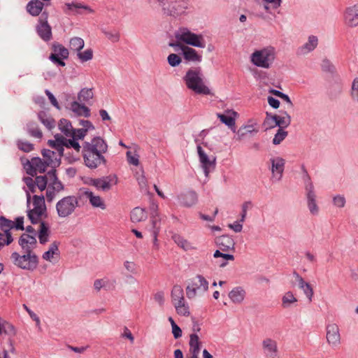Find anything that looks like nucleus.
<instances>
[{
  "label": "nucleus",
  "instance_id": "62",
  "mask_svg": "<svg viewBox=\"0 0 358 358\" xmlns=\"http://www.w3.org/2000/svg\"><path fill=\"white\" fill-rule=\"evenodd\" d=\"M57 143L53 141V140H48V145L52 148H53L55 150L54 151L58 153V157H62L64 155V146L62 145V149L60 150V148L59 147L57 146Z\"/></svg>",
  "mask_w": 358,
  "mask_h": 358
},
{
  "label": "nucleus",
  "instance_id": "51",
  "mask_svg": "<svg viewBox=\"0 0 358 358\" xmlns=\"http://www.w3.org/2000/svg\"><path fill=\"white\" fill-rule=\"evenodd\" d=\"M17 145L20 150L25 152H29L34 150V145L26 141L19 140Z\"/></svg>",
  "mask_w": 358,
  "mask_h": 358
},
{
  "label": "nucleus",
  "instance_id": "53",
  "mask_svg": "<svg viewBox=\"0 0 358 358\" xmlns=\"http://www.w3.org/2000/svg\"><path fill=\"white\" fill-rule=\"evenodd\" d=\"M271 117H272V114L271 113L266 112V118L263 123L264 126L266 127V130L269 129H273V128L277 127V124H276L277 122H274Z\"/></svg>",
  "mask_w": 358,
  "mask_h": 358
},
{
  "label": "nucleus",
  "instance_id": "35",
  "mask_svg": "<svg viewBox=\"0 0 358 358\" xmlns=\"http://www.w3.org/2000/svg\"><path fill=\"white\" fill-rule=\"evenodd\" d=\"M130 217L132 222H140L147 219L148 214L144 208L136 207L131 210Z\"/></svg>",
  "mask_w": 358,
  "mask_h": 358
},
{
  "label": "nucleus",
  "instance_id": "28",
  "mask_svg": "<svg viewBox=\"0 0 358 358\" xmlns=\"http://www.w3.org/2000/svg\"><path fill=\"white\" fill-rule=\"evenodd\" d=\"M56 172L57 171L55 169H52L50 171L48 172V182H49V188H52L57 192H59L64 189V186L62 183V182L58 179Z\"/></svg>",
  "mask_w": 358,
  "mask_h": 358
},
{
  "label": "nucleus",
  "instance_id": "52",
  "mask_svg": "<svg viewBox=\"0 0 358 358\" xmlns=\"http://www.w3.org/2000/svg\"><path fill=\"white\" fill-rule=\"evenodd\" d=\"M1 327H2L1 334H6V335H14L15 334L14 327L10 323L3 320V321H2Z\"/></svg>",
  "mask_w": 358,
  "mask_h": 358
},
{
  "label": "nucleus",
  "instance_id": "58",
  "mask_svg": "<svg viewBox=\"0 0 358 358\" xmlns=\"http://www.w3.org/2000/svg\"><path fill=\"white\" fill-rule=\"evenodd\" d=\"M322 69L324 71L334 73L335 71V66L327 59H324L322 62Z\"/></svg>",
  "mask_w": 358,
  "mask_h": 358
},
{
  "label": "nucleus",
  "instance_id": "17",
  "mask_svg": "<svg viewBox=\"0 0 358 358\" xmlns=\"http://www.w3.org/2000/svg\"><path fill=\"white\" fill-rule=\"evenodd\" d=\"M27 164L30 169H27V173L31 176H34L37 171L41 173L45 172L47 166H50L46 165L45 160L43 161L40 157H34Z\"/></svg>",
  "mask_w": 358,
  "mask_h": 358
},
{
  "label": "nucleus",
  "instance_id": "59",
  "mask_svg": "<svg viewBox=\"0 0 358 358\" xmlns=\"http://www.w3.org/2000/svg\"><path fill=\"white\" fill-rule=\"evenodd\" d=\"M252 206L251 201H245L242 204V212L241 214L240 222H243L247 215V210Z\"/></svg>",
  "mask_w": 358,
  "mask_h": 358
},
{
  "label": "nucleus",
  "instance_id": "9",
  "mask_svg": "<svg viewBox=\"0 0 358 358\" xmlns=\"http://www.w3.org/2000/svg\"><path fill=\"white\" fill-rule=\"evenodd\" d=\"M48 13L43 11L38 19L36 30L39 37L45 42L50 41L52 38V28L48 22Z\"/></svg>",
  "mask_w": 358,
  "mask_h": 358
},
{
  "label": "nucleus",
  "instance_id": "43",
  "mask_svg": "<svg viewBox=\"0 0 358 358\" xmlns=\"http://www.w3.org/2000/svg\"><path fill=\"white\" fill-rule=\"evenodd\" d=\"M85 45V42L83 38L80 37H73L70 40L69 47L71 50L80 51Z\"/></svg>",
  "mask_w": 358,
  "mask_h": 358
},
{
  "label": "nucleus",
  "instance_id": "33",
  "mask_svg": "<svg viewBox=\"0 0 358 358\" xmlns=\"http://www.w3.org/2000/svg\"><path fill=\"white\" fill-rule=\"evenodd\" d=\"M259 6H262L267 13H271V9H277L282 3V0H255Z\"/></svg>",
  "mask_w": 358,
  "mask_h": 358
},
{
  "label": "nucleus",
  "instance_id": "38",
  "mask_svg": "<svg viewBox=\"0 0 358 358\" xmlns=\"http://www.w3.org/2000/svg\"><path fill=\"white\" fill-rule=\"evenodd\" d=\"M38 118L40 122L49 130H51L55 127V121L53 118L48 116L45 112L40 111L38 113Z\"/></svg>",
  "mask_w": 358,
  "mask_h": 358
},
{
  "label": "nucleus",
  "instance_id": "6",
  "mask_svg": "<svg viewBox=\"0 0 358 358\" xmlns=\"http://www.w3.org/2000/svg\"><path fill=\"white\" fill-rule=\"evenodd\" d=\"M176 38L186 44L196 48H203L206 46L205 41L202 35L196 34L190 31L187 28H180L175 34Z\"/></svg>",
  "mask_w": 358,
  "mask_h": 358
},
{
  "label": "nucleus",
  "instance_id": "16",
  "mask_svg": "<svg viewBox=\"0 0 358 358\" xmlns=\"http://www.w3.org/2000/svg\"><path fill=\"white\" fill-rule=\"evenodd\" d=\"M117 183L115 176H108L101 178H94L91 180L90 184L99 189L108 191L111 188L112 184Z\"/></svg>",
  "mask_w": 358,
  "mask_h": 358
},
{
  "label": "nucleus",
  "instance_id": "39",
  "mask_svg": "<svg viewBox=\"0 0 358 358\" xmlns=\"http://www.w3.org/2000/svg\"><path fill=\"white\" fill-rule=\"evenodd\" d=\"M93 96L92 88H83L78 94V100L80 103H88Z\"/></svg>",
  "mask_w": 358,
  "mask_h": 358
},
{
  "label": "nucleus",
  "instance_id": "25",
  "mask_svg": "<svg viewBox=\"0 0 358 358\" xmlns=\"http://www.w3.org/2000/svg\"><path fill=\"white\" fill-rule=\"evenodd\" d=\"M158 206L157 205L152 203L150 206L151 210V222H152V233L154 237V242L155 243L157 241V234L159 233V219H158V213H157Z\"/></svg>",
  "mask_w": 358,
  "mask_h": 358
},
{
  "label": "nucleus",
  "instance_id": "8",
  "mask_svg": "<svg viewBox=\"0 0 358 358\" xmlns=\"http://www.w3.org/2000/svg\"><path fill=\"white\" fill-rule=\"evenodd\" d=\"M208 289V282L201 275H196L190 280L187 287L186 294L189 299L194 298L197 294L206 292Z\"/></svg>",
  "mask_w": 358,
  "mask_h": 358
},
{
  "label": "nucleus",
  "instance_id": "1",
  "mask_svg": "<svg viewBox=\"0 0 358 358\" xmlns=\"http://www.w3.org/2000/svg\"><path fill=\"white\" fill-rule=\"evenodd\" d=\"M108 151V144L100 136L92 138L90 141H85L82 145V155L85 165L90 169H95L106 164L104 154Z\"/></svg>",
  "mask_w": 358,
  "mask_h": 358
},
{
  "label": "nucleus",
  "instance_id": "15",
  "mask_svg": "<svg viewBox=\"0 0 358 358\" xmlns=\"http://www.w3.org/2000/svg\"><path fill=\"white\" fill-rule=\"evenodd\" d=\"M196 149L199 157V162L201 164L205 176H208L210 173V168H215L216 158L215 157H213L212 159L208 157L200 145H197Z\"/></svg>",
  "mask_w": 358,
  "mask_h": 358
},
{
  "label": "nucleus",
  "instance_id": "2",
  "mask_svg": "<svg viewBox=\"0 0 358 358\" xmlns=\"http://www.w3.org/2000/svg\"><path fill=\"white\" fill-rule=\"evenodd\" d=\"M183 80L187 87L196 94L208 95L210 89L205 85L204 76L201 67L189 69L185 75Z\"/></svg>",
  "mask_w": 358,
  "mask_h": 358
},
{
  "label": "nucleus",
  "instance_id": "40",
  "mask_svg": "<svg viewBox=\"0 0 358 358\" xmlns=\"http://www.w3.org/2000/svg\"><path fill=\"white\" fill-rule=\"evenodd\" d=\"M59 130L66 136H71L73 133V127L69 120L66 119H61L59 122Z\"/></svg>",
  "mask_w": 358,
  "mask_h": 358
},
{
  "label": "nucleus",
  "instance_id": "11",
  "mask_svg": "<svg viewBox=\"0 0 358 358\" xmlns=\"http://www.w3.org/2000/svg\"><path fill=\"white\" fill-rule=\"evenodd\" d=\"M326 338L328 344L333 348L341 343V336L338 326L335 323L328 324L326 327Z\"/></svg>",
  "mask_w": 358,
  "mask_h": 358
},
{
  "label": "nucleus",
  "instance_id": "55",
  "mask_svg": "<svg viewBox=\"0 0 358 358\" xmlns=\"http://www.w3.org/2000/svg\"><path fill=\"white\" fill-rule=\"evenodd\" d=\"M103 32L104 33L105 36L109 39L110 41L115 43L117 42L120 39V34L118 31L115 30L113 31H106L103 30Z\"/></svg>",
  "mask_w": 358,
  "mask_h": 358
},
{
  "label": "nucleus",
  "instance_id": "18",
  "mask_svg": "<svg viewBox=\"0 0 358 358\" xmlns=\"http://www.w3.org/2000/svg\"><path fill=\"white\" fill-rule=\"evenodd\" d=\"M179 203L185 207H191L195 205L198 201L197 194L192 190L181 193L178 196Z\"/></svg>",
  "mask_w": 358,
  "mask_h": 358
},
{
  "label": "nucleus",
  "instance_id": "20",
  "mask_svg": "<svg viewBox=\"0 0 358 358\" xmlns=\"http://www.w3.org/2000/svg\"><path fill=\"white\" fill-rule=\"evenodd\" d=\"M262 348L268 358H275L278 355L277 342L270 338L262 341Z\"/></svg>",
  "mask_w": 358,
  "mask_h": 358
},
{
  "label": "nucleus",
  "instance_id": "14",
  "mask_svg": "<svg viewBox=\"0 0 358 358\" xmlns=\"http://www.w3.org/2000/svg\"><path fill=\"white\" fill-rule=\"evenodd\" d=\"M271 164V171L272 177L277 181H280L282 178L285 169V160L280 157H272L270 159Z\"/></svg>",
  "mask_w": 358,
  "mask_h": 358
},
{
  "label": "nucleus",
  "instance_id": "61",
  "mask_svg": "<svg viewBox=\"0 0 358 358\" xmlns=\"http://www.w3.org/2000/svg\"><path fill=\"white\" fill-rule=\"evenodd\" d=\"M49 59L57 66H64L66 65L65 62H64V59H62L60 56L51 53L49 57Z\"/></svg>",
  "mask_w": 358,
  "mask_h": 358
},
{
  "label": "nucleus",
  "instance_id": "5",
  "mask_svg": "<svg viewBox=\"0 0 358 358\" xmlns=\"http://www.w3.org/2000/svg\"><path fill=\"white\" fill-rule=\"evenodd\" d=\"M303 171L305 173L303 181L307 207L310 213L312 215L316 216L319 214L320 208L316 201L317 196L315 192L314 185L311 181L310 176L308 174L304 167H303Z\"/></svg>",
  "mask_w": 358,
  "mask_h": 358
},
{
  "label": "nucleus",
  "instance_id": "26",
  "mask_svg": "<svg viewBox=\"0 0 358 358\" xmlns=\"http://www.w3.org/2000/svg\"><path fill=\"white\" fill-rule=\"evenodd\" d=\"M189 345L191 358H199L201 343L196 334H190Z\"/></svg>",
  "mask_w": 358,
  "mask_h": 358
},
{
  "label": "nucleus",
  "instance_id": "60",
  "mask_svg": "<svg viewBox=\"0 0 358 358\" xmlns=\"http://www.w3.org/2000/svg\"><path fill=\"white\" fill-rule=\"evenodd\" d=\"M126 155H127V161H128L129 164L134 165V166H138L139 164V159H138V155H133L132 152L131 151H127Z\"/></svg>",
  "mask_w": 358,
  "mask_h": 358
},
{
  "label": "nucleus",
  "instance_id": "31",
  "mask_svg": "<svg viewBox=\"0 0 358 358\" xmlns=\"http://www.w3.org/2000/svg\"><path fill=\"white\" fill-rule=\"evenodd\" d=\"M83 195L89 199L90 204L94 208H100L101 209L106 208V205L103 201L99 196H95L92 192L85 190L83 192Z\"/></svg>",
  "mask_w": 358,
  "mask_h": 358
},
{
  "label": "nucleus",
  "instance_id": "23",
  "mask_svg": "<svg viewBox=\"0 0 358 358\" xmlns=\"http://www.w3.org/2000/svg\"><path fill=\"white\" fill-rule=\"evenodd\" d=\"M36 243L37 241L35 236L27 234H22L18 241L19 245L24 251H33Z\"/></svg>",
  "mask_w": 358,
  "mask_h": 358
},
{
  "label": "nucleus",
  "instance_id": "29",
  "mask_svg": "<svg viewBox=\"0 0 358 358\" xmlns=\"http://www.w3.org/2000/svg\"><path fill=\"white\" fill-rule=\"evenodd\" d=\"M217 117L220 121L227 125L229 128L235 131V117L237 116V113L232 110H227L225 114L217 113Z\"/></svg>",
  "mask_w": 358,
  "mask_h": 358
},
{
  "label": "nucleus",
  "instance_id": "27",
  "mask_svg": "<svg viewBox=\"0 0 358 358\" xmlns=\"http://www.w3.org/2000/svg\"><path fill=\"white\" fill-rule=\"evenodd\" d=\"M40 0H31L26 6L27 11L32 16H38L42 12L44 6H48Z\"/></svg>",
  "mask_w": 358,
  "mask_h": 358
},
{
  "label": "nucleus",
  "instance_id": "41",
  "mask_svg": "<svg viewBox=\"0 0 358 358\" xmlns=\"http://www.w3.org/2000/svg\"><path fill=\"white\" fill-rule=\"evenodd\" d=\"M52 50L54 52L52 54L57 55L62 59H67L69 57V50L59 43H54L52 45Z\"/></svg>",
  "mask_w": 358,
  "mask_h": 358
},
{
  "label": "nucleus",
  "instance_id": "19",
  "mask_svg": "<svg viewBox=\"0 0 358 358\" xmlns=\"http://www.w3.org/2000/svg\"><path fill=\"white\" fill-rule=\"evenodd\" d=\"M41 153L46 162V165H49L55 169L60 165L62 157H58V153L55 151L49 149H43Z\"/></svg>",
  "mask_w": 358,
  "mask_h": 358
},
{
  "label": "nucleus",
  "instance_id": "37",
  "mask_svg": "<svg viewBox=\"0 0 358 358\" xmlns=\"http://www.w3.org/2000/svg\"><path fill=\"white\" fill-rule=\"evenodd\" d=\"M59 243L57 241H54L53 243H52L49 247L48 250L43 254V259L46 261L51 262V259L53 258L55 255H59Z\"/></svg>",
  "mask_w": 358,
  "mask_h": 358
},
{
  "label": "nucleus",
  "instance_id": "42",
  "mask_svg": "<svg viewBox=\"0 0 358 358\" xmlns=\"http://www.w3.org/2000/svg\"><path fill=\"white\" fill-rule=\"evenodd\" d=\"M171 298L174 303H179V301H185L183 289L180 285H174L171 291Z\"/></svg>",
  "mask_w": 358,
  "mask_h": 358
},
{
  "label": "nucleus",
  "instance_id": "45",
  "mask_svg": "<svg viewBox=\"0 0 358 358\" xmlns=\"http://www.w3.org/2000/svg\"><path fill=\"white\" fill-rule=\"evenodd\" d=\"M297 301L296 298L292 292H286L282 298V306L283 308H289L292 303Z\"/></svg>",
  "mask_w": 358,
  "mask_h": 358
},
{
  "label": "nucleus",
  "instance_id": "3",
  "mask_svg": "<svg viewBox=\"0 0 358 358\" xmlns=\"http://www.w3.org/2000/svg\"><path fill=\"white\" fill-rule=\"evenodd\" d=\"M24 254L20 255L13 252L10 255L13 264L17 267L29 271H34L38 265V257L31 250L24 251Z\"/></svg>",
  "mask_w": 358,
  "mask_h": 358
},
{
  "label": "nucleus",
  "instance_id": "48",
  "mask_svg": "<svg viewBox=\"0 0 358 358\" xmlns=\"http://www.w3.org/2000/svg\"><path fill=\"white\" fill-rule=\"evenodd\" d=\"M287 131L282 129H278L277 133L275 134L272 143L273 145H279L287 136Z\"/></svg>",
  "mask_w": 358,
  "mask_h": 358
},
{
  "label": "nucleus",
  "instance_id": "30",
  "mask_svg": "<svg viewBox=\"0 0 358 358\" xmlns=\"http://www.w3.org/2000/svg\"><path fill=\"white\" fill-rule=\"evenodd\" d=\"M71 110L78 116H84L85 117L90 116V108L78 100L74 101L71 103Z\"/></svg>",
  "mask_w": 358,
  "mask_h": 358
},
{
  "label": "nucleus",
  "instance_id": "44",
  "mask_svg": "<svg viewBox=\"0 0 358 358\" xmlns=\"http://www.w3.org/2000/svg\"><path fill=\"white\" fill-rule=\"evenodd\" d=\"M281 113L282 115H280L279 120L276 122V124L277 127H279L278 129H284L291 124V117L286 111Z\"/></svg>",
  "mask_w": 358,
  "mask_h": 358
},
{
  "label": "nucleus",
  "instance_id": "54",
  "mask_svg": "<svg viewBox=\"0 0 358 358\" xmlns=\"http://www.w3.org/2000/svg\"><path fill=\"white\" fill-rule=\"evenodd\" d=\"M167 61L171 66L176 67L181 63L182 59L177 54L171 53L168 56Z\"/></svg>",
  "mask_w": 358,
  "mask_h": 358
},
{
  "label": "nucleus",
  "instance_id": "10",
  "mask_svg": "<svg viewBox=\"0 0 358 358\" xmlns=\"http://www.w3.org/2000/svg\"><path fill=\"white\" fill-rule=\"evenodd\" d=\"M169 46L175 48L178 51L179 49L182 50L183 57L185 60L194 62H200L202 60V56L192 48L186 46L180 42L170 43Z\"/></svg>",
  "mask_w": 358,
  "mask_h": 358
},
{
  "label": "nucleus",
  "instance_id": "63",
  "mask_svg": "<svg viewBox=\"0 0 358 358\" xmlns=\"http://www.w3.org/2000/svg\"><path fill=\"white\" fill-rule=\"evenodd\" d=\"M66 144L67 145H66L65 147L73 148L77 152H80V150L82 149V146L79 144L75 138H73V139H69Z\"/></svg>",
  "mask_w": 358,
  "mask_h": 358
},
{
  "label": "nucleus",
  "instance_id": "47",
  "mask_svg": "<svg viewBox=\"0 0 358 358\" xmlns=\"http://www.w3.org/2000/svg\"><path fill=\"white\" fill-rule=\"evenodd\" d=\"M35 185L41 191L45 189L48 181V173L45 176H38L35 178Z\"/></svg>",
  "mask_w": 358,
  "mask_h": 358
},
{
  "label": "nucleus",
  "instance_id": "46",
  "mask_svg": "<svg viewBox=\"0 0 358 358\" xmlns=\"http://www.w3.org/2000/svg\"><path fill=\"white\" fill-rule=\"evenodd\" d=\"M174 306L179 315L183 316H188L189 315V307L185 303V301H179V303H174Z\"/></svg>",
  "mask_w": 358,
  "mask_h": 358
},
{
  "label": "nucleus",
  "instance_id": "7",
  "mask_svg": "<svg viewBox=\"0 0 358 358\" xmlns=\"http://www.w3.org/2000/svg\"><path fill=\"white\" fill-rule=\"evenodd\" d=\"M78 206V200L75 196H66L56 204V210L59 217L65 218L72 215Z\"/></svg>",
  "mask_w": 358,
  "mask_h": 358
},
{
  "label": "nucleus",
  "instance_id": "22",
  "mask_svg": "<svg viewBox=\"0 0 358 358\" xmlns=\"http://www.w3.org/2000/svg\"><path fill=\"white\" fill-rule=\"evenodd\" d=\"M14 222L5 217L4 216L0 217V230L4 231V235L7 236V240L4 244H10L13 238L12 237L10 229H13Z\"/></svg>",
  "mask_w": 358,
  "mask_h": 358
},
{
  "label": "nucleus",
  "instance_id": "4",
  "mask_svg": "<svg viewBox=\"0 0 358 358\" xmlns=\"http://www.w3.org/2000/svg\"><path fill=\"white\" fill-rule=\"evenodd\" d=\"M275 58V50L272 46H267L254 51L250 55L251 62L257 67L269 69Z\"/></svg>",
  "mask_w": 358,
  "mask_h": 358
},
{
  "label": "nucleus",
  "instance_id": "50",
  "mask_svg": "<svg viewBox=\"0 0 358 358\" xmlns=\"http://www.w3.org/2000/svg\"><path fill=\"white\" fill-rule=\"evenodd\" d=\"M254 131L252 125H246L241 127L237 131V139L241 141L245 136Z\"/></svg>",
  "mask_w": 358,
  "mask_h": 358
},
{
  "label": "nucleus",
  "instance_id": "64",
  "mask_svg": "<svg viewBox=\"0 0 358 358\" xmlns=\"http://www.w3.org/2000/svg\"><path fill=\"white\" fill-rule=\"evenodd\" d=\"M73 134L71 136L75 138L76 140L78 139H83L84 137L87 135L86 129H78L73 130Z\"/></svg>",
  "mask_w": 358,
  "mask_h": 358
},
{
  "label": "nucleus",
  "instance_id": "57",
  "mask_svg": "<svg viewBox=\"0 0 358 358\" xmlns=\"http://www.w3.org/2000/svg\"><path fill=\"white\" fill-rule=\"evenodd\" d=\"M346 201L343 195L338 194L333 197V204L338 208H343Z\"/></svg>",
  "mask_w": 358,
  "mask_h": 358
},
{
  "label": "nucleus",
  "instance_id": "32",
  "mask_svg": "<svg viewBox=\"0 0 358 358\" xmlns=\"http://www.w3.org/2000/svg\"><path fill=\"white\" fill-rule=\"evenodd\" d=\"M245 296V291L242 287H236L229 293V297L234 303H241Z\"/></svg>",
  "mask_w": 358,
  "mask_h": 358
},
{
  "label": "nucleus",
  "instance_id": "12",
  "mask_svg": "<svg viewBox=\"0 0 358 358\" xmlns=\"http://www.w3.org/2000/svg\"><path fill=\"white\" fill-rule=\"evenodd\" d=\"M343 20L345 24L349 27L358 26V3L345 8L343 13Z\"/></svg>",
  "mask_w": 358,
  "mask_h": 358
},
{
  "label": "nucleus",
  "instance_id": "13",
  "mask_svg": "<svg viewBox=\"0 0 358 358\" xmlns=\"http://www.w3.org/2000/svg\"><path fill=\"white\" fill-rule=\"evenodd\" d=\"M164 14L169 16H178L182 13L186 9V6H181L179 1H171L166 6L164 0H158Z\"/></svg>",
  "mask_w": 358,
  "mask_h": 358
},
{
  "label": "nucleus",
  "instance_id": "56",
  "mask_svg": "<svg viewBox=\"0 0 358 358\" xmlns=\"http://www.w3.org/2000/svg\"><path fill=\"white\" fill-rule=\"evenodd\" d=\"M65 7L66 8V9L64 10V12L67 14H69V12L73 10L74 8H84L86 10H89L90 12H92V10L89 7L86 6H83L79 3H65Z\"/></svg>",
  "mask_w": 358,
  "mask_h": 358
},
{
  "label": "nucleus",
  "instance_id": "34",
  "mask_svg": "<svg viewBox=\"0 0 358 358\" xmlns=\"http://www.w3.org/2000/svg\"><path fill=\"white\" fill-rule=\"evenodd\" d=\"M25 129L28 134L36 138H41L43 137V133L40 129L38 124L34 121H29L27 124Z\"/></svg>",
  "mask_w": 358,
  "mask_h": 358
},
{
  "label": "nucleus",
  "instance_id": "24",
  "mask_svg": "<svg viewBox=\"0 0 358 358\" xmlns=\"http://www.w3.org/2000/svg\"><path fill=\"white\" fill-rule=\"evenodd\" d=\"M318 44V38L316 36L311 35L308 37V41L299 47L297 50V55H304L314 50Z\"/></svg>",
  "mask_w": 358,
  "mask_h": 358
},
{
  "label": "nucleus",
  "instance_id": "49",
  "mask_svg": "<svg viewBox=\"0 0 358 358\" xmlns=\"http://www.w3.org/2000/svg\"><path fill=\"white\" fill-rule=\"evenodd\" d=\"M77 55L82 62H85L92 59L93 51L92 49H87L84 52L79 51Z\"/></svg>",
  "mask_w": 358,
  "mask_h": 358
},
{
  "label": "nucleus",
  "instance_id": "36",
  "mask_svg": "<svg viewBox=\"0 0 358 358\" xmlns=\"http://www.w3.org/2000/svg\"><path fill=\"white\" fill-rule=\"evenodd\" d=\"M172 239L180 248L185 251L196 249V248L194 247L187 239L179 234H173L172 236Z\"/></svg>",
  "mask_w": 358,
  "mask_h": 358
},
{
  "label": "nucleus",
  "instance_id": "21",
  "mask_svg": "<svg viewBox=\"0 0 358 358\" xmlns=\"http://www.w3.org/2000/svg\"><path fill=\"white\" fill-rule=\"evenodd\" d=\"M215 243L222 251L234 250L235 242L231 236L223 235L216 238Z\"/></svg>",
  "mask_w": 358,
  "mask_h": 358
}]
</instances>
